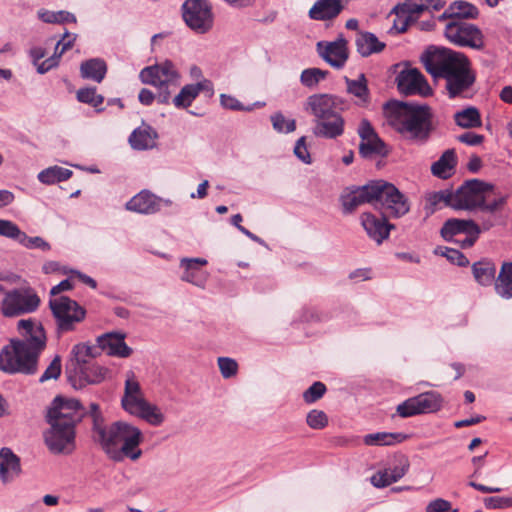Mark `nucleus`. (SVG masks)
<instances>
[{
    "instance_id": "1",
    "label": "nucleus",
    "mask_w": 512,
    "mask_h": 512,
    "mask_svg": "<svg viewBox=\"0 0 512 512\" xmlns=\"http://www.w3.org/2000/svg\"><path fill=\"white\" fill-rule=\"evenodd\" d=\"M17 326L23 338L12 339L10 345L1 350L0 370L8 374L33 375L46 347V334L43 326L31 319H22Z\"/></svg>"
},
{
    "instance_id": "2",
    "label": "nucleus",
    "mask_w": 512,
    "mask_h": 512,
    "mask_svg": "<svg viewBox=\"0 0 512 512\" xmlns=\"http://www.w3.org/2000/svg\"><path fill=\"white\" fill-rule=\"evenodd\" d=\"M85 411L76 399L61 396L54 398L46 414L49 428L43 438L49 451L54 454H70L75 448V427Z\"/></svg>"
},
{
    "instance_id": "3",
    "label": "nucleus",
    "mask_w": 512,
    "mask_h": 512,
    "mask_svg": "<svg viewBox=\"0 0 512 512\" xmlns=\"http://www.w3.org/2000/svg\"><path fill=\"white\" fill-rule=\"evenodd\" d=\"M389 124L405 140L417 144H426L434 131L433 113L425 104L390 101L384 105Z\"/></svg>"
},
{
    "instance_id": "4",
    "label": "nucleus",
    "mask_w": 512,
    "mask_h": 512,
    "mask_svg": "<svg viewBox=\"0 0 512 512\" xmlns=\"http://www.w3.org/2000/svg\"><path fill=\"white\" fill-rule=\"evenodd\" d=\"M346 101L336 95L313 94L305 103V110L314 117L313 134L316 137L335 139L344 133V119L340 111L345 110Z\"/></svg>"
},
{
    "instance_id": "5",
    "label": "nucleus",
    "mask_w": 512,
    "mask_h": 512,
    "mask_svg": "<svg viewBox=\"0 0 512 512\" xmlns=\"http://www.w3.org/2000/svg\"><path fill=\"white\" fill-rule=\"evenodd\" d=\"M143 438L138 427L125 421H116L109 425V431L100 446L113 461L120 462L124 458L136 461L142 455L139 445Z\"/></svg>"
},
{
    "instance_id": "6",
    "label": "nucleus",
    "mask_w": 512,
    "mask_h": 512,
    "mask_svg": "<svg viewBox=\"0 0 512 512\" xmlns=\"http://www.w3.org/2000/svg\"><path fill=\"white\" fill-rule=\"evenodd\" d=\"M426 71L435 79H447L464 65L468 64L467 57L448 48H428L421 56Z\"/></svg>"
},
{
    "instance_id": "7",
    "label": "nucleus",
    "mask_w": 512,
    "mask_h": 512,
    "mask_svg": "<svg viewBox=\"0 0 512 512\" xmlns=\"http://www.w3.org/2000/svg\"><path fill=\"white\" fill-rule=\"evenodd\" d=\"M139 77L142 83L152 85L158 89V103L168 104L171 98V87L179 85L180 74L171 61H164L143 68Z\"/></svg>"
},
{
    "instance_id": "8",
    "label": "nucleus",
    "mask_w": 512,
    "mask_h": 512,
    "mask_svg": "<svg viewBox=\"0 0 512 512\" xmlns=\"http://www.w3.org/2000/svg\"><path fill=\"white\" fill-rule=\"evenodd\" d=\"M49 307L55 319L56 334L61 335L76 330L86 317V310L75 300L67 296H59L49 300Z\"/></svg>"
},
{
    "instance_id": "9",
    "label": "nucleus",
    "mask_w": 512,
    "mask_h": 512,
    "mask_svg": "<svg viewBox=\"0 0 512 512\" xmlns=\"http://www.w3.org/2000/svg\"><path fill=\"white\" fill-rule=\"evenodd\" d=\"M375 191V207L380 208L384 215L400 218L409 212L408 199L393 184L377 180Z\"/></svg>"
},
{
    "instance_id": "10",
    "label": "nucleus",
    "mask_w": 512,
    "mask_h": 512,
    "mask_svg": "<svg viewBox=\"0 0 512 512\" xmlns=\"http://www.w3.org/2000/svg\"><path fill=\"white\" fill-rule=\"evenodd\" d=\"M40 305V298L31 288L6 291L0 303V313L7 318L32 313Z\"/></svg>"
},
{
    "instance_id": "11",
    "label": "nucleus",
    "mask_w": 512,
    "mask_h": 512,
    "mask_svg": "<svg viewBox=\"0 0 512 512\" xmlns=\"http://www.w3.org/2000/svg\"><path fill=\"white\" fill-rule=\"evenodd\" d=\"M182 16L186 25L197 34H205L213 28L212 6L206 0H185Z\"/></svg>"
},
{
    "instance_id": "12",
    "label": "nucleus",
    "mask_w": 512,
    "mask_h": 512,
    "mask_svg": "<svg viewBox=\"0 0 512 512\" xmlns=\"http://www.w3.org/2000/svg\"><path fill=\"white\" fill-rule=\"evenodd\" d=\"M445 37L452 44L460 47H470L480 50L484 46L483 34L474 24L454 20L446 25Z\"/></svg>"
},
{
    "instance_id": "13",
    "label": "nucleus",
    "mask_w": 512,
    "mask_h": 512,
    "mask_svg": "<svg viewBox=\"0 0 512 512\" xmlns=\"http://www.w3.org/2000/svg\"><path fill=\"white\" fill-rule=\"evenodd\" d=\"M441 406V395L430 391L405 400L397 406L396 411L402 418H408L418 414L436 412L440 410Z\"/></svg>"
},
{
    "instance_id": "14",
    "label": "nucleus",
    "mask_w": 512,
    "mask_h": 512,
    "mask_svg": "<svg viewBox=\"0 0 512 512\" xmlns=\"http://www.w3.org/2000/svg\"><path fill=\"white\" fill-rule=\"evenodd\" d=\"M488 185L473 179L466 181L456 191H453V208L456 210H474L484 201V191Z\"/></svg>"
},
{
    "instance_id": "15",
    "label": "nucleus",
    "mask_w": 512,
    "mask_h": 512,
    "mask_svg": "<svg viewBox=\"0 0 512 512\" xmlns=\"http://www.w3.org/2000/svg\"><path fill=\"white\" fill-rule=\"evenodd\" d=\"M376 182L370 181L366 185L346 189L340 196L342 211L344 214L353 213L359 206L369 203L375 206Z\"/></svg>"
},
{
    "instance_id": "16",
    "label": "nucleus",
    "mask_w": 512,
    "mask_h": 512,
    "mask_svg": "<svg viewBox=\"0 0 512 512\" xmlns=\"http://www.w3.org/2000/svg\"><path fill=\"white\" fill-rule=\"evenodd\" d=\"M358 134L361 138L359 153L363 158L387 155L388 151L385 143L379 138L368 120L361 121Z\"/></svg>"
},
{
    "instance_id": "17",
    "label": "nucleus",
    "mask_w": 512,
    "mask_h": 512,
    "mask_svg": "<svg viewBox=\"0 0 512 512\" xmlns=\"http://www.w3.org/2000/svg\"><path fill=\"white\" fill-rule=\"evenodd\" d=\"M317 51L320 57L336 69H341L349 56L347 41L342 35L332 42H318Z\"/></svg>"
},
{
    "instance_id": "18",
    "label": "nucleus",
    "mask_w": 512,
    "mask_h": 512,
    "mask_svg": "<svg viewBox=\"0 0 512 512\" xmlns=\"http://www.w3.org/2000/svg\"><path fill=\"white\" fill-rule=\"evenodd\" d=\"M98 355L97 348L87 345L85 343H79L73 346L68 363L66 365V373L68 375L69 382L76 387L74 383V375H76L81 368H85L90 364V360Z\"/></svg>"
},
{
    "instance_id": "19",
    "label": "nucleus",
    "mask_w": 512,
    "mask_h": 512,
    "mask_svg": "<svg viewBox=\"0 0 512 512\" xmlns=\"http://www.w3.org/2000/svg\"><path fill=\"white\" fill-rule=\"evenodd\" d=\"M398 90L405 95L423 94L429 91L425 77L416 68L402 70L396 77Z\"/></svg>"
},
{
    "instance_id": "20",
    "label": "nucleus",
    "mask_w": 512,
    "mask_h": 512,
    "mask_svg": "<svg viewBox=\"0 0 512 512\" xmlns=\"http://www.w3.org/2000/svg\"><path fill=\"white\" fill-rule=\"evenodd\" d=\"M361 225L369 238L377 244H381L389 237L390 231L395 228L385 216L377 217L370 212H364L360 216Z\"/></svg>"
},
{
    "instance_id": "21",
    "label": "nucleus",
    "mask_w": 512,
    "mask_h": 512,
    "mask_svg": "<svg viewBox=\"0 0 512 512\" xmlns=\"http://www.w3.org/2000/svg\"><path fill=\"white\" fill-rule=\"evenodd\" d=\"M201 92H204L208 97L213 96L214 87L209 79H202L195 84L183 86L180 92L173 98L172 103L176 108L186 109Z\"/></svg>"
},
{
    "instance_id": "22",
    "label": "nucleus",
    "mask_w": 512,
    "mask_h": 512,
    "mask_svg": "<svg viewBox=\"0 0 512 512\" xmlns=\"http://www.w3.org/2000/svg\"><path fill=\"white\" fill-rule=\"evenodd\" d=\"M409 466L407 458L396 459L388 467L374 474L371 477V483L378 488L387 487L401 479L407 473Z\"/></svg>"
},
{
    "instance_id": "23",
    "label": "nucleus",
    "mask_w": 512,
    "mask_h": 512,
    "mask_svg": "<svg viewBox=\"0 0 512 512\" xmlns=\"http://www.w3.org/2000/svg\"><path fill=\"white\" fill-rule=\"evenodd\" d=\"M146 401L139 382L135 379L134 374L129 372L125 381L124 395L121 399L123 409L134 415Z\"/></svg>"
},
{
    "instance_id": "24",
    "label": "nucleus",
    "mask_w": 512,
    "mask_h": 512,
    "mask_svg": "<svg viewBox=\"0 0 512 512\" xmlns=\"http://www.w3.org/2000/svg\"><path fill=\"white\" fill-rule=\"evenodd\" d=\"M207 265L204 258H182L180 267L183 269L181 280L197 287L204 288L208 279V273L202 269Z\"/></svg>"
},
{
    "instance_id": "25",
    "label": "nucleus",
    "mask_w": 512,
    "mask_h": 512,
    "mask_svg": "<svg viewBox=\"0 0 512 512\" xmlns=\"http://www.w3.org/2000/svg\"><path fill=\"white\" fill-rule=\"evenodd\" d=\"M475 82V74L469 63L446 79V90L450 98L464 96Z\"/></svg>"
},
{
    "instance_id": "26",
    "label": "nucleus",
    "mask_w": 512,
    "mask_h": 512,
    "mask_svg": "<svg viewBox=\"0 0 512 512\" xmlns=\"http://www.w3.org/2000/svg\"><path fill=\"white\" fill-rule=\"evenodd\" d=\"M124 339L123 333L109 332L98 336L96 341L98 347L108 355L127 358L132 354V349L127 346Z\"/></svg>"
},
{
    "instance_id": "27",
    "label": "nucleus",
    "mask_w": 512,
    "mask_h": 512,
    "mask_svg": "<svg viewBox=\"0 0 512 512\" xmlns=\"http://www.w3.org/2000/svg\"><path fill=\"white\" fill-rule=\"evenodd\" d=\"M163 200L148 191H141L126 203V209L141 214H154L161 209ZM169 204L170 201H164Z\"/></svg>"
},
{
    "instance_id": "28",
    "label": "nucleus",
    "mask_w": 512,
    "mask_h": 512,
    "mask_svg": "<svg viewBox=\"0 0 512 512\" xmlns=\"http://www.w3.org/2000/svg\"><path fill=\"white\" fill-rule=\"evenodd\" d=\"M343 0H316L308 12V16L316 21H330L338 17L344 6Z\"/></svg>"
},
{
    "instance_id": "29",
    "label": "nucleus",
    "mask_w": 512,
    "mask_h": 512,
    "mask_svg": "<svg viewBox=\"0 0 512 512\" xmlns=\"http://www.w3.org/2000/svg\"><path fill=\"white\" fill-rule=\"evenodd\" d=\"M440 233L444 240L452 241L454 237H459L463 234H480V228L473 220L452 218L444 223Z\"/></svg>"
},
{
    "instance_id": "30",
    "label": "nucleus",
    "mask_w": 512,
    "mask_h": 512,
    "mask_svg": "<svg viewBox=\"0 0 512 512\" xmlns=\"http://www.w3.org/2000/svg\"><path fill=\"white\" fill-rule=\"evenodd\" d=\"M77 39L76 34L69 33L68 31H65L63 36L60 40L56 43L54 54L44 60L43 62L39 63L37 67V72L40 74H44L51 70L52 68L56 67L59 63V60L61 56L69 49L72 48L75 41Z\"/></svg>"
},
{
    "instance_id": "31",
    "label": "nucleus",
    "mask_w": 512,
    "mask_h": 512,
    "mask_svg": "<svg viewBox=\"0 0 512 512\" xmlns=\"http://www.w3.org/2000/svg\"><path fill=\"white\" fill-rule=\"evenodd\" d=\"M21 472L19 458L9 449L0 450V478L3 483H9Z\"/></svg>"
},
{
    "instance_id": "32",
    "label": "nucleus",
    "mask_w": 512,
    "mask_h": 512,
    "mask_svg": "<svg viewBox=\"0 0 512 512\" xmlns=\"http://www.w3.org/2000/svg\"><path fill=\"white\" fill-rule=\"evenodd\" d=\"M158 133L149 125L136 128L129 136V143L134 150H149L156 146Z\"/></svg>"
},
{
    "instance_id": "33",
    "label": "nucleus",
    "mask_w": 512,
    "mask_h": 512,
    "mask_svg": "<svg viewBox=\"0 0 512 512\" xmlns=\"http://www.w3.org/2000/svg\"><path fill=\"white\" fill-rule=\"evenodd\" d=\"M427 9L428 6H426L422 0H406L404 3L398 4L396 7H394L393 11L400 18L404 16L407 17L404 19L400 27L394 23V28H396L400 33L405 32L408 26V20Z\"/></svg>"
},
{
    "instance_id": "34",
    "label": "nucleus",
    "mask_w": 512,
    "mask_h": 512,
    "mask_svg": "<svg viewBox=\"0 0 512 512\" xmlns=\"http://www.w3.org/2000/svg\"><path fill=\"white\" fill-rule=\"evenodd\" d=\"M457 165V156L454 149H447L440 158L431 166V172L434 176L447 179L449 178Z\"/></svg>"
},
{
    "instance_id": "35",
    "label": "nucleus",
    "mask_w": 512,
    "mask_h": 512,
    "mask_svg": "<svg viewBox=\"0 0 512 512\" xmlns=\"http://www.w3.org/2000/svg\"><path fill=\"white\" fill-rule=\"evenodd\" d=\"M494 290L503 299L512 298V262H503L500 272L494 280Z\"/></svg>"
},
{
    "instance_id": "36",
    "label": "nucleus",
    "mask_w": 512,
    "mask_h": 512,
    "mask_svg": "<svg viewBox=\"0 0 512 512\" xmlns=\"http://www.w3.org/2000/svg\"><path fill=\"white\" fill-rule=\"evenodd\" d=\"M345 82L347 92L356 98L355 103L359 106H366L370 101V94L365 75L360 74L355 80L345 77Z\"/></svg>"
},
{
    "instance_id": "37",
    "label": "nucleus",
    "mask_w": 512,
    "mask_h": 512,
    "mask_svg": "<svg viewBox=\"0 0 512 512\" xmlns=\"http://www.w3.org/2000/svg\"><path fill=\"white\" fill-rule=\"evenodd\" d=\"M107 72V66L104 60L100 58H92L86 60L80 65V74L84 79L93 80L100 83Z\"/></svg>"
},
{
    "instance_id": "38",
    "label": "nucleus",
    "mask_w": 512,
    "mask_h": 512,
    "mask_svg": "<svg viewBox=\"0 0 512 512\" xmlns=\"http://www.w3.org/2000/svg\"><path fill=\"white\" fill-rule=\"evenodd\" d=\"M357 51L363 57H368L373 53H379L385 48V43L370 32H361L356 38Z\"/></svg>"
},
{
    "instance_id": "39",
    "label": "nucleus",
    "mask_w": 512,
    "mask_h": 512,
    "mask_svg": "<svg viewBox=\"0 0 512 512\" xmlns=\"http://www.w3.org/2000/svg\"><path fill=\"white\" fill-rule=\"evenodd\" d=\"M475 280L482 286H490L495 280L496 266L490 260H481L473 264Z\"/></svg>"
},
{
    "instance_id": "40",
    "label": "nucleus",
    "mask_w": 512,
    "mask_h": 512,
    "mask_svg": "<svg viewBox=\"0 0 512 512\" xmlns=\"http://www.w3.org/2000/svg\"><path fill=\"white\" fill-rule=\"evenodd\" d=\"M478 14V9L471 3L466 1H455L450 5L449 9L440 16V19L447 17L457 18L458 20L474 19Z\"/></svg>"
},
{
    "instance_id": "41",
    "label": "nucleus",
    "mask_w": 512,
    "mask_h": 512,
    "mask_svg": "<svg viewBox=\"0 0 512 512\" xmlns=\"http://www.w3.org/2000/svg\"><path fill=\"white\" fill-rule=\"evenodd\" d=\"M407 437L403 433L377 432L365 435L363 442L368 446H391L403 442Z\"/></svg>"
},
{
    "instance_id": "42",
    "label": "nucleus",
    "mask_w": 512,
    "mask_h": 512,
    "mask_svg": "<svg viewBox=\"0 0 512 512\" xmlns=\"http://www.w3.org/2000/svg\"><path fill=\"white\" fill-rule=\"evenodd\" d=\"M455 123L466 129L478 128L482 125L479 110L475 107H468L454 114Z\"/></svg>"
},
{
    "instance_id": "43",
    "label": "nucleus",
    "mask_w": 512,
    "mask_h": 512,
    "mask_svg": "<svg viewBox=\"0 0 512 512\" xmlns=\"http://www.w3.org/2000/svg\"><path fill=\"white\" fill-rule=\"evenodd\" d=\"M71 176V170L59 166H51L38 174V180L43 184L52 185L68 180Z\"/></svg>"
},
{
    "instance_id": "44",
    "label": "nucleus",
    "mask_w": 512,
    "mask_h": 512,
    "mask_svg": "<svg viewBox=\"0 0 512 512\" xmlns=\"http://www.w3.org/2000/svg\"><path fill=\"white\" fill-rule=\"evenodd\" d=\"M106 371L107 370L102 366L88 364L85 368H81V370L74 375V383L76 382V378H79L80 381H84L88 384L100 383L104 379Z\"/></svg>"
},
{
    "instance_id": "45",
    "label": "nucleus",
    "mask_w": 512,
    "mask_h": 512,
    "mask_svg": "<svg viewBox=\"0 0 512 512\" xmlns=\"http://www.w3.org/2000/svg\"><path fill=\"white\" fill-rule=\"evenodd\" d=\"M134 416L140 417L155 427L160 426L165 420V416L160 411V409L148 401H146V403L134 414Z\"/></svg>"
},
{
    "instance_id": "46",
    "label": "nucleus",
    "mask_w": 512,
    "mask_h": 512,
    "mask_svg": "<svg viewBox=\"0 0 512 512\" xmlns=\"http://www.w3.org/2000/svg\"><path fill=\"white\" fill-rule=\"evenodd\" d=\"M38 18L45 23H68L76 22V17L74 14L68 11H49L45 9H41L38 11Z\"/></svg>"
},
{
    "instance_id": "47",
    "label": "nucleus",
    "mask_w": 512,
    "mask_h": 512,
    "mask_svg": "<svg viewBox=\"0 0 512 512\" xmlns=\"http://www.w3.org/2000/svg\"><path fill=\"white\" fill-rule=\"evenodd\" d=\"M77 99L82 103L89 104L97 109V111H101L102 108H99L103 104L104 97L100 94L96 93V88H82L77 91Z\"/></svg>"
},
{
    "instance_id": "48",
    "label": "nucleus",
    "mask_w": 512,
    "mask_h": 512,
    "mask_svg": "<svg viewBox=\"0 0 512 512\" xmlns=\"http://www.w3.org/2000/svg\"><path fill=\"white\" fill-rule=\"evenodd\" d=\"M273 129L278 133H291L296 129V121L286 118L281 112H276L270 116Z\"/></svg>"
},
{
    "instance_id": "49",
    "label": "nucleus",
    "mask_w": 512,
    "mask_h": 512,
    "mask_svg": "<svg viewBox=\"0 0 512 512\" xmlns=\"http://www.w3.org/2000/svg\"><path fill=\"white\" fill-rule=\"evenodd\" d=\"M328 71L319 68H308L302 71L300 76L301 83L308 87H315L321 80L325 79Z\"/></svg>"
},
{
    "instance_id": "50",
    "label": "nucleus",
    "mask_w": 512,
    "mask_h": 512,
    "mask_svg": "<svg viewBox=\"0 0 512 512\" xmlns=\"http://www.w3.org/2000/svg\"><path fill=\"white\" fill-rule=\"evenodd\" d=\"M434 252L435 254L446 257L451 263L457 264L458 266L464 267L469 263L467 257L457 249L437 247Z\"/></svg>"
},
{
    "instance_id": "51",
    "label": "nucleus",
    "mask_w": 512,
    "mask_h": 512,
    "mask_svg": "<svg viewBox=\"0 0 512 512\" xmlns=\"http://www.w3.org/2000/svg\"><path fill=\"white\" fill-rule=\"evenodd\" d=\"M23 231L12 221L0 219V236L15 240L19 243Z\"/></svg>"
},
{
    "instance_id": "52",
    "label": "nucleus",
    "mask_w": 512,
    "mask_h": 512,
    "mask_svg": "<svg viewBox=\"0 0 512 512\" xmlns=\"http://www.w3.org/2000/svg\"><path fill=\"white\" fill-rule=\"evenodd\" d=\"M19 244L27 249H40L42 251H49L50 244L40 236L29 237L25 232L22 233Z\"/></svg>"
},
{
    "instance_id": "53",
    "label": "nucleus",
    "mask_w": 512,
    "mask_h": 512,
    "mask_svg": "<svg viewBox=\"0 0 512 512\" xmlns=\"http://www.w3.org/2000/svg\"><path fill=\"white\" fill-rule=\"evenodd\" d=\"M326 386L320 381L314 382L306 391L303 393V400L307 404H312L323 397L326 392Z\"/></svg>"
},
{
    "instance_id": "54",
    "label": "nucleus",
    "mask_w": 512,
    "mask_h": 512,
    "mask_svg": "<svg viewBox=\"0 0 512 512\" xmlns=\"http://www.w3.org/2000/svg\"><path fill=\"white\" fill-rule=\"evenodd\" d=\"M62 365L61 357L56 355L49 366L45 369L44 373L39 378L40 383H44L49 380H56L61 375Z\"/></svg>"
},
{
    "instance_id": "55",
    "label": "nucleus",
    "mask_w": 512,
    "mask_h": 512,
    "mask_svg": "<svg viewBox=\"0 0 512 512\" xmlns=\"http://www.w3.org/2000/svg\"><path fill=\"white\" fill-rule=\"evenodd\" d=\"M306 422L310 428L319 430L328 425V417L325 412L313 409L307 414Z\"/></svg>"
},
{
    "instance_id": "56",
    "label": "nucleus",
    "mask_w": 512,
    "mask_h": 512,
    "mask_svg": "<svg viewBox=\"0 0 512 512\" xmlns=\"http://www.w3.org/2000/svg\"><path fill=\"white\" fill-rule=\"evenodd\" d=\"M217 364L223 378L228 379L237 374L238 364L236 360L229 357H219Z\"/></svg>"
},
{
    "instance_id": "57",
    "label": "nucleus",
    "mask_w": 512,
    "mask_h": 512,
    "mask_svg": "<svg viewBox=\"0 0 512 512\" xmlns=\"http://www.w3.org/2000/svg\"><path fill=\"white\" fill-rule=\"evenodd\" d=\"M93 423V431L95 433L96 442L101 445L103 439L109 431V426H105L102 414H96L91 417Z\"/></svg>"
},
{
    "instance_id": "58",
    "label": "nucleus",
    "mask_w": 512,
    "mask_h": 512,
    "mask_svg": "<svg viewBox=\"0 0 512 512\" xmlns=\"http://www.w3.org/2000/svg\"><path fill=\"white\" fill-rule=\"evenodd\" d=\"M428 201L433 206H437L438 204L443 203L445 206L453 208V191L440 190L438 192H434L429 196Z\"/></svg>"
},
{
    "instance_id": "59",
    "label": "nucleus",
    "mask_w": 512,
    "mask_h": 512,
    "mask_svg": "<svg viewBox=\"0 0 512 512\" xmlns=\"http://www.w3.org/2000/svg\"><path fill=\"white\" fill-rule=\"evenodd\" d=\"M490 187L484 191V201L479 205L478 209L484 212L494 213L499 210L505 202L504 198H494L489 200Z\"/></svg>"
},
{
    "instance_id": "60",
    "label": "nucleus",
    "mask_w": 512,
    "mask_h": 512,
    "mask_svg": "<svg viewBox=\"0 0 512 512\" xmlns=\"http://www.w3.org/2000/svg\"><path fill=\"white\" fill-rule=\"evenodd\" d=\"M487 509H503L512 507V497H486L483 500Z\"/></svg>"
},
{
    "instance_id": "61",
    "label": "nucleus",
    "mask_w": 512,
    "mask_h": 512,
    "mask_svg": "<svg viewBox=\"0 0 512 512\" xmlns=\"http://www.w3.org/2000/svg\"><path fill=\"white\" fill-rule=\"evenodd\" d=\"M295 156L306 164L311 163L310 153L306 146V138L304 136L300 137L294 147Z\"/></svg>"
},
{
    "instance_id": "62",
    "label": "nucleus",
    "mask_w": 512,
    "mask_h": 512,
    "mask_svg": "<svg viewBox=\"0 0 512 512\" xmlns=\"http://www.w3.org/2000/svg\"><path fill=\"white\" fill-rule=\"evenodd\" d=\"M220 103L222 107L225 109H230L234 111H241L245 109L238 99H236L234 96L227 94L220 95Z\"/></svg>"
},
{
    "instance_id": "63",
    "label": "nucleus",
    "mask_w": 512,
    "mask_h": 512,
    "mask_svg": "<svg viewBox=\"0 0 512 512\" xmlns=\"http://www.w3.org/2000/svg\"><path fill=\"white\" fill-rule=\"evenodd\" d=\"M457 139L464 144L470 146L480 145L484 141V136L474 132H466L457 137Z\"/></svg>"
},
{
    "instance_id": "64",
    "label": "nucleus",
    "mask_w": 512,
    "mask_h": 512,
    "mask_svg": "<svg viewBox=\"0 0 512 512\" xmlns=\"http://www.w3.org/2000/svg\"><path fill=\"white\" fill-rule=\"evenodd\" d=\"M451 509V503L442 498L431 501L427 507L426 512H447Z\"/></svg>"
}]
</instances>
